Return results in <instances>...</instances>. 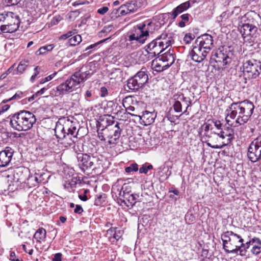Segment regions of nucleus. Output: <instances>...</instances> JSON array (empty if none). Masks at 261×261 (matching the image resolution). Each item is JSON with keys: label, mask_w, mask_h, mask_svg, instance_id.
Instances as JSON below:
<instances>
[{"label": "nucleus", "mask_w": 261, "mask_h": 261, "mask_svg": "<svg viewBox=\"0 0 261 261\" xmlns=\"http://www.w3.org/2000/svg\"><path fill=\"white\" fill-rule=\"evenodd\" d=\"M79 124L73 118H62L56 123L55 132L60 143L65 147L70 146L77 141Z\"/></svg>", "instance_id": "nucleus-1"}, {"label": "nucleus", "mask_w": 261, "mask_h": 261, "mask_svg": "<svg viewBox=\"0 0 261 261\" xmlns=\"http://www.w3.org/2000/svg\"><path fill=\"white\" fill-rule=\"evenodd\" d=\"M253 103L246 100L242 101L232 103L226 110V121L229 124L231 120L236 119L233 123L230 124L237 127L247 123L253 113Z\"/></svg>", "instance_id": "nucleus-2"}, {"label": "nucleus", "mask_w": 261, "mask_h": 261, "mask_svg": "<svg viewBox=\"0 0 261 261\" xmlns=\"http://www.w3.org/2000/svg\"><path fill=\"white\" fill-rule=\"evenodd\" d=\"M242 25H240V32L246 42L250 44L256 41L258 27L261 24L259 15L253 12L247 13L241 18Z\"/></svg>", "instance_id": "nucleus-3"}, {"label": "nucleus", "mask_w": 261, "mask_h": 261, "mask_svg": "<svg viewBox=\"0 0 261 261\" xmlns=\"http://www.w3.org/2000/svg\"><path fill=\"white\" fill-rule=\"evenodd\" d=\"M10 117L11 126L18 131L30 129L36 121L35 115L27 111H20Z\"/></svg>", "instance_id": "nucleus-4"}, {"label": "nucleus", "mask_w": 261, "mask_h": 261, "mask_svg": "<svg viewBox=\"0 0 261 261\" xmlns=\"http://www.w3.org/2000/svg\"><path fill=\"white\" fill-rule=\"evenodd\" d=\"M174 42L171 34L163 33L146 46V51L152 57L161 54Z\"/></svg>", "instance_id": "nucleus-5"}, {"label": "nucleus", "mask_w": 261, "mask_h": 261, "mask_svg": "<svg viewBox=\"0 0 261 261\" xmlns=\"http://www.w3.org/2000/svg\"><path fill=\"white\" fill-rule=\"evenodd\" d=\"M221 240L223 242V248L227 253H231L230 251L237 247L238 243L244 242L241 236L231 231H227L222 234Z\"/></svg>", "instance_id": "nucleus-6"}, {"label": "nucleus", "mask_w": 261, "mask_h": 261, "mask_svg": "<svg viewBox=\"0 0 261 261\" xmlns=\"http://www.w3.org/2000/svg\"><path fill=\"white\" fill-rule=\"evenodd\" d=\"M151 24L150 22H146L137 25L135 28L134 33L128 36L127 40L130 42L136 41L141 44L144 43L147 37L149 36L148 27Z\"/></svg>", "instance_id": "nucleus-7"}, {"label": "nucleus", "mask_w": 261, "mask_h": 261, "mask_svg": "<svg viewBox=\"0 0 261 261\" xmlns=\"http://www.w3.org/2000/svg\"><path fill=\"white\" fill-rule=\"evenodd\" d=\"M145 68H142L133 77L127 80V86L129 89L137 91L142 88L148 80V76Z\"/></svg>", "instance_id": "nucleus-8"}, {"label": "nucleus", "mask_w": 261, "mask_h": 261, "mask_svg": "<svg viewBox=\"0 0 261 261\" xmlns=\"http://www.w3.org/2000/svg\"><path fill=\"white\" fill-rule=\"evenodd\" d=\"M243 71L248 74V78L255 79L261 72V62L254 59H249L243 63Z\"/></svg>", "instance_id": "nucleus-9"}, {"label": "nucleus", "mask_w": 261, "mask_h": 261, "mask_svg": "<svg viewBox=\"0 0 261 261\" xmlns=\"http://www.w3.org/2000/svg\"><path fill=\"white\" fill-rule=\"evenodd\" d=\"M6 20V24L1 25L2 32L4 33H12L17 30L20 22L19 16L16 14L10 12Z\"/></svg>", "instance_id": "nucleus-10"}, {"label": "nucleus", "mask_w": 261, "mask_h": 261, "mask_svg": "<svg viewBox=\"0 0 261 261\" xmlns=\"http://www.w3.org/2000/svg\"><path fill=\"white\" fill-rule=\"evenodd\" d=\"M229 53L227 51L219 50L213 54L211 57V62L214 61L217 63V66L220 69H225L227 65L231 62V59L229 56Z\"/></svg>", "instance_id": "nucleus-11"}, {"label": "nucleus", "mask_w": 261, "mask_h": 261, "mask_svg": "<svg viewBox=\"0 0 261 261\" xmlns=\"http://www.w3.org/2000/svg\"><path fill=\"white\" fill-rule=\"evenodd\" d=\"M77 159L79 165L84 171L93 167L95 162L97 161L96 157L82 153L77 154Z\"/></svg>", "instance_id": "nucleus-12"}, {"label": "nucleus", "mask_w": 261, "mask_h": 261, "mask_svg": "<svg viewBox=\"0 0 261 261\" xmlns=\"http://www.w3.org/2000/svg\"><path fill=\"white\" fill-rule=\"evenodd\" d=\"M120 123L115 121L114 124H111L108 127V131L109 132L108 143L110 145H114L117 143V140L120 138L122 129L119 126Z\"/></svg>", "instance_id": "nucleus-13"}, {"label": "nucleus", "mask_w": 261, "mask_h": 261, "mask_svg": "<svg viewBox=\"0 0 261 261\" xmlns=\"http://www.w3.org/2000/svg\"><path fill=\"white\" fill-rule=\"evenodd\" d=\"M76 81L71 76L67 79L65 82L60 84L57 87V92L59 95L67 94L72 91V89L77 85Z\"/></svg>", "instance_id": "nucleus-14"}, {"label": "nucleus", "mask_w": 261, "mask_h": 261, "mask_svg": "<svg viewBox=\"0 0 261 261\" xmlns=\"http://www.w3.org/2000/svg\"><path fill=\"white\" fill-rule=\"evenodd\" d=\"M213 38L211 35L205 34L198 37L195 43L209 53L213 46Z\"/></svg>", "instance_id": "nucleus-15"}, {"label": "nucleus", "mask_w": 261, "mask_h": 261, "mask_svg": "<svg viewBox=\"0 0 261 261\" xmlns=\"http://www.w3.org/2000/svg\"><path fill=\"white\" fill-rule=\"evenodd\" d=\"M208 53V51L203 49L197 44L193 47L189 56L193 61L200 63L206 58Z\"/></svg>", "instance_id": "nucleus-16"}, {"label": "nucleus", "mask_w": 261, "mask_h": 261, "mask_svg": "<svg viewBox=\"0 0 261 261\" xmlns=\"http://www.w3.org/2000/svg\"><path fill=\"white\" fill-rule=\"evenodd\" d=\"M14 153L13 150L10 147H6L0 151V167H7L10 163Z\"/></svg>", "instance_id": "nucleus-17"}, {"label": "nucleus", "mask_w": 261, "mask_h": 261, "mask_svg": "<svg viewBox=\"0 0 261 261\" xmlns=\"http://www.w3.org/2000/svg\"><path fill=\"white\" fill-rule=\"evenodd\" d=\"M217 137H219V132H215V131L213 130L209 132V133L204 134L202 138L205 140V142L208 147L214 149L222 148L224 146L226 145V144H224L222 145H213L209 142L210 141H213L215 139H217Z\"/></svg>", "instance_id": "nucleus-18"}, {"label": "nucleus", "mask_w": 261, "mask_h": 261, "mask_svg": "<svg viewBox=\"0 0 261 261\" xmlns=\"http://www.w3.org/2000/svg\"><path fill=\"white\" fill-rule=\"evenodd\" d=\"M114 123L113 118H111L110 116H104L99 118V120L97 121L96 126L98 129L101 128V130L107 131L109 126Z\"/></svg>", "instance_id": "nucleus-19"}, {"label": "nucleus", "mask_w": 261, "mask_h": 261, "mask_svg": "<svg viewBox=\"0 0 261 261\" xmlns=\"http://www.w3.org/2000/svg\"><path fill=\"white\" fill-rule=\"evenodd\" d=\"M160 60L163 62H166L165 64L168 68L171 66L175 61L174 51L170 48L166 53L160 55Z\"/></svg>", "instance_id": "nucleus-20"}, {"label": "nucleus", "mask_w": 261, "mask_h": 261, "mask_svg": "<svg viewBox=\"0 0 261 261\" xmlns=\"http://www.w3.org/2000/svg\"><path fill=\"white\" fill-rule=\"evenodd\" d=\"M191 7L189 1L183 3L175 8L170 13L173 19H175L180 13L188 10Z\"/></svg>", "instance_id": "nucleus-21"}, {"label": "nucleus", "mask_w": 261, "mask_h": 261, "mask_svg": "<svg viewBox=\"0 0 261 261\" xmlns=\"http://www.w3.org/2000/svg\"><path fill=\"white\" fill-rule=\"evenodd\" d=\"M139 197L138 195L135 194H126L125 196L119 198L121 203H123L126 206H133L136 202Z\"/></svg>", "instance_id": "nucleus-22"}, {"label": "nucleus", "mask_w": 261, "mask_h": 261, "mask_svg": "<svg viewBox=\"0 0 261 261\" xmlns=\"http://www.w3.org/2000/svg\"><path fill=\"white\" fill-rule=\"evenodd\" d=\"M90 75L91 73L89 71L83 72L82 70H80L79 71L75 72L71 75V77L74 79V81H76L77 83V85H78L86 80Z\"/></svg>", "instance_id": "nucleus-23"}, {"label": "nucleus", "mask_w": 261, "mask_h": 261, "mask_svg": "<svg viewBox=\"0 0 261 261\" xmlns=\"http://www.w3.org/2000/svg\"><path fill=\"white\" fill-rule=\"evenodd\" d=\"M156 116V114L154 112H150L146 111L143 113L141 116H139L145 123V125H149L152 123Z\"/></svg>", "instance_id": "nucleus-24"}, {"label": "nucleus", "mask_w": 261, "mask_h": 261, "mask_svg": "<svg viewBox=\"0 0 261 261\" xmlns=\"http://www.w3.org/2000/svg\"><path fill=\"white\" fill-rule=\"evenodd\" d=\"M234 132L231 127H227V128L224 129H221L219 132V137L222 139H224L226 137H228V142L226 143V145L230 143L232 140L234 138Z\"/></svg>", "instance_id": "nucleus-25"}, {"label": "nucleus", "mask_w": 261, "mask_h": 261, "mask_svg": "<svg viewBox=\"0 0 261 261\" xmlns=\"http://www.w3.org/2000/svg\"><path fill=\"white\" fill-rule=\"evenodd\" d=\"M259 150L257 151L255 149L254 146L249 145L248 148V157L252 162H255L258 161L261 157V154H258Z\"/></svg>", "instance_id": "nucleus-26"}, {"label": "nucleus", "mask_w": 261, "mask_h": 261, "mask_svg": "<svg viewBox=\"0 0 261 261\" xmlns=\"http://www.w3.org/2000/svg\"><path fill=\"white\" fill-rule=\"evenodd\" d=\"M244 243H238L237 247H235L234 249H231L230 251L231 253L233 254H238L239 252V254L241 256L246 255L247 249L246 248L245 246H244Z\"/></svg>", "instance_id": "nucleus-27"}, {"label": "nucleus", "mask_w": 261, "mask_h": 261, "mask_svg": "<svg viewBox=\"0 0 261 261\" xmlns=\"http://www.w3.org/2000/svg\"><path fill=\"white\" fill-rule=\"evenodd\" d=\"M42 181L40 176H30L27 178L26 184L29 188L35 187L38 185L39 182Z\"/></svg>", "instance_id": "nucleus-28"}, {"label": "nucleus", "mask_w": 261, "mask_h": 261, "mask_svg": "<svg viewBox=\"0 0 261 261\" xmlns=\"http://www.w3.org/2000/svg\"><path fill=\"white\" fill-rule=\"evenodd\" d=\"M110 38H107L106 39H104L101 40L94 44H91L87 46L85 49V51H87L86 54H87L88 55H90L93 51L96 50L99 47V45L102 43L106 42L107 40H109Z\"/></svg>", "instance_id": "nucleus-29"}, {"label": "nucleus", "mask_w": 261, "mask_h": 261, "mask_svg": "<svg viewBox=\"0 0 261 261\" xmlns=\"http://www.w3.org/2000/svg\"><path fill=\"white\" fill-rule=\"evenodd\" d=\"M46 231L45 229L40 228L38 229L34 235V238L38 242L45 240L46 238Z\"/></svg>", "instance_id": "nucleus-30"}, {"label": "nucleus", "mask_w": 261, "mask_h": 261, "mask_svg": "<svg viewBox=\"0 0 261 261\" xmlns=\"http://www.w3.org/2000/svg\"><path fill=\"white\" fill-rule=\"evenodd\" d=\"M117 191L119 192V199L125 196L127 194H131L130 187L126 184H124L120 189L118 188Z\"/></svg>", "instance_id": "nucleus-31"}, {"label": "nucleus", "mask_w": 261, "mask_h": 261, "mask_svg": "<svg viewBox=\"0 0 261 261\" xmlns=\"http://www.w3.org/2000/svg\"><path fill=\"white\" fill-rule=\"evenodd\" d=\"M151 68L157 72H161L166 70L167 66L166 65H162L157 60H154L152 61Z\"/></svg>", "instance_id": "nucleus-32"}, {"label": "nucleus", "mask_w": 261, "mask_h": 261, "mask_svg": "<svg viewBox=\"0 0 261 261\" xmlns=\"http://www.w3.org/2000/svg\"><path fill=\"white\" fill-rule=\"evenodd\" d=\"M29 64V61L28 60L21 61L17 67V72L19 74H22L25 70Z\"/></svg>", "instance_id": "nucleus-33"}, {"label": "nucleus", "mask_w": 261, "mask_h": 261, "mask_svg": "<svg viewBox=\"0 0 261 261\" xmlns=\"http://www.w3.org/2000/svg\"><path fill=\"white\" fill-rule=\"evenodd\" d=\"M125 4L130 13L137 11L139 7L138 3L135 1H131L129 3H127Z\"/></svg>", "instance_id": "nucleus-34"}, {"label": "nucleus", "mask_w": 261, "mask_h": 261, "mask_svg": "<svg viewBox=\"0 0 261 261\" xmlns=\"http://www.w3.org/2000/svg\"><path fill=\"white\" fill-rule=\"evenodd\" d=\"M250 145L254 146L255 150H259V154H261V134L251 143Z\"/></svg>", "instance_id": "nucleus-35"}, {"label": "nucleus", "mask_w": 261, "mask_h": 261, "mask_svg": "<svg viewBox=\"0 0 261 261\" xmlns=\"http://www.w3.org/2000/svg\"><path fill=\"white\" fill-rule=\"evenodd\" d=\"M53 48L54 47L52 45H48L41 47L37 51H36V54L37 55H43L48 51H51Z\"/></svg>", "instance_id": "nucleus-36"}, {"label": "nucleus", "mask_w": 261, "mask_h": 261, "mask_svg": "<svg viewBox=\"0 0 261 261\" xmlns=\"http://www.w3.org/2000/svg\"><path fill=\"white\" fill-rule=\"evenodd\" d=\"M190 15L188 13L182 14L180 16L181 20L179 21L178 25L180 28H184L186 25V23L189 20V16Z\"/></svg>", "instance_id": "nucleus-37"}, {"label": "nucleus", "mask_w": 261, "mask_h": 261, "mask_svg": "<svg viewBox=\"0 0 261 261\" xmlns=\"http://www.w3.org/2000/svg\"><path fill=\"white\" fill-rule=\"evenodd\" d=\"M82 41V37L80 35H76L69 40V43L71 46H75Z\"/></svg>", "instance_id": "nucleus-38"}, {"label": "nucleus", "mask_w": 261, "mask_h": 261, "mask_svg": "<svg viewBox=\"0 0 261 261\" xmlns=\"http://www.w3.org/2000/svg\"><path fill=\"white\" fill-rule=\"evenodd\" d=\"M10 12L4 11L0 14V30H1V25H5L7 23V19Z\"/></svg>", "instance_id": "nucleus-39"}, {"label": "nucleus", "mask_w": 261, "mask_h": 261, "mask_svg": "<svg viewBox=\"0 0 261 261\" xmlns=\"http://www.w3.org/2000/svg\"><path fill=\"white\" fill-rule=\"evenodd\" d=\"M178 98L185 103L187 106V109L191 106L192 102L191 99L189 97H185L183 94L179 95Z\"/></svg>", "instance_id": "nucleus-40"}, {"label": "nucleus", "mask_w": 261, "mask_h": 261, "mask_svg": "<svg viewBox=\"0 0 261 261\" xmlns=\"http://www.w3.org/2000/svg\"><path fill=\"white\" fill-rule=\"evenodd\" d=\"M119 10H120V14L121 16H124L127 14H130L128 9L126 6V4L121 5L119 8Z\"/></svg>", "instance_id": "nucleus-41"}, {"label": "nucleus", "mask_w": 261, "mask_h": 261, "mask_svg": "<svg viewBox=\"0 0 261 261\" xmlns=\"http://www.w3.org/2000/svg\"><path fill=\"white\" fill-rule=\"evenodd\" d=\"M173 107L174 110L176 113H180L182 111V105L179 100L175 101Z\"/></svg>", "instance_id": "nucleus-42"}, {"label": "nucleus", "mask_w": 261, "mask_h": 261, "mask_svg": "<svg viewBox=\"0 0 261 261\" xmlns=\"http://www.w3.org/2000/svg\"><path fill=\"white\" fill-rule=\"evenodd\" d=\"M138 170V165L136 163L131 164L129 166L126 167L125 169V171L127 173H130L133 171H137Z\"/></svg>", "instance_id": "nucleus-43"}, {"label": "nucleus", "mask_w": 261, "mask_h": 261, "mask_svg": "<svg viewBox=\"0 0 261 261\" xmlns=\"http://www.w3.org/2000/svg\"><path fill=\"white\" fill-rule=\"evenodd\" d=\"M22 94V93L21 92H20V91L16 93L10 98H9L8 99H5V100H4L2 102L5 103H6L8 101H10L11 100L20 99L21 98Z\"/></svg>", "instance_id": "nucleus-44"}, {"label": "nucleus", "mask_w": 261, "mask_h": 261, "mask_svg": "<svg viewBox=\"0 0 261 261\" xmlns=\"http://www.w3.org/2000/svg\"><path fill=\"white\" fill-rule=\"evenodd\" d=\"M202 127L204 129V134L209 133V132L213 131V127L212 126V125L209 123H205Z\"/></svg>", "instance_id": "nucleus-45"}, {"label": "nucleus", "mask_w": 261, "mask_h": 261, "mask_svg": "<svg viewBox=\"0 0 261 261\" xmlns=\"http://www.w3.org/2000/svg\"><path fill=\"white\" fill-rule=\"evenodd\" d=\"M120 10L119 9H113V11L110 13V17L112 19H115L117 18L118 16L120 15V13L119 14V12Z\"/></svg>", "instance_id": "nucleus-46"}, {"label": "nucleus", "mask_w": 261, "mask_h": 261, "mask_svg": "<svg viewBox=\"0 0 261 261\" xmlns=\"http://www.w3.org/2000/svg\"><path fill=\"white\" fill-rule=\"evenodd\" d=\"M40 69V67L39 66H36L34 69V73L31 77L30 81L32 82H33L36 79V76L39 74V70Z\"/></svg>", "instance_id": "nucleus-47"}, {"label": "nucleus", "mask_w": 261, "mask_h": 261, "mask_svg": "<svg viewBox=\"0 0 261 261\" xmlns=\"http://www.w3.org/2000/svg\"><path fill=\"white\" fill-rule=\"evenodd\" d=\"M56 74H57V72H55L53 73V74L42 79L41 81H40V84H44L45 82L50 81L55 77V76L56 75Z\"/></svg>", "instance_id": "nucleus-48"}, {"label": "nucleus", "mask_w": 261, "mask_h": 261, "mask_svg": "<svg viewBox=\"0 0 261 261\" xmlns=\"http://www.w3.org/2000/svg\"><path fill=\"white\" fill-rule=\"evenodd\" d=\"M105 201V197L102 195H99L95 200L94 204L96 205H100Z\"/></svg>", "instance_id": "nucleus-49"}, {"label": "nucleus", "mask_w": 261, "mask_h": 261, "mask_svg": "<svg viewBox=\"0 0 261 261\" xmlns=\"http://www.w3.org/2000/svg\"><path fill=\"white\" fill-rule=\"evenodd\" d=\"M261 246L254 245L251 249V252L255 255H258L260 252Z\"/></svg>", "instance_id": "nucleus-50"}, {"label": "nucleus", "mask_w": 261, "mask_h": 261, "mask_svg": "<svg viewBox=\"0 0 261 261\" xmlns=\"http://www.w3.org/2000/svg\"><path fill=\"white\" fill-rule=\"evenodd\" d=\"M194 39L191 34H186L184 38V41L186 44L190 43Z\"/></svg>", "instance_id": "nucleus-51"}, {"label": "nucleus", "mask_w": 261, "mask_h": 261, "mask_svg": "<svg viewBox=\"0 0 261 261\" xmlns=\"http://www.w3.org/2000/svg\"><path fill=\"white\" fill-rule=\"evenodd\" d=\"M116 227H112L109 229L108 231H111L112 232H114L113 234V238H115L116 240H118L120 238V236L117 234L116 232Z\"/></svg>", "instance_id": "nucleus-52"}, {"label": "nucleus", "mask_w": 261, "mask_h": 261, "mask_svg": "<svg viewBox=\"0 0 261 261\" xmlns=\"http://www.w3.org/2000/svg\"><path fill=\"white\" fill-rule=\"evenodd\" d=\"M109 10V8L108 7L105 6L101 8H99L97 10V13L101 14L103 15L106 14Z\"/></svg>", "instance_id": "nucleus-53"}, {"label": "nucleus", "mask_w": 261, "mask_h": 261, "mask_svg": "<svg viewBox=\"0 0 261 261\" xmlns=\"http://www.w3.org/2000/svg\"><path fill=\"white\" fill-rule=\"evenodd\" d=\"M21 0H6V3L9 6L17 5Z\"/></svg>", "instance_id": "nucleus-54"}, {"label": "nucleus", "mask_w": 261, "mask_h": 261, "mask_svg": "<svg viewBox=\"0 0 261 261\" xmlns=\"http://www.w3.org/2000/svg\"><path fill=\"white\" fill-rule=\"evenodd\" d=\"M73 32L72 31H69L66 34H64L62 35H61L59 39L62 40H65L67 39L68 38L71 37L73 35Z\"/></svg>", "instance_id": "nucleus-55"}, {"label": "nucleus", "mask_w": 261, "mask_h": 261, "mask_svg": "<svg viewBox=\"0 0 261 261\" xmlns=\"http://www.w3.org/2000/svg\"><path fill=\"white\" fill-rule=\"evenodd\" d=\"M61 17L60 16H56L52 19L50 23L51 25H56L60 21Z\"/></svg>", "instance_id": "nucleus-56"}, {"label": "nucleus", "mask_w": 261, "mask_h": 261, "mask_svg": "<svg viewBox=\"0 0 261 261\" xmlns=\"http://www.w3.org/2000/svg\"><path fill=\"white\" fill-rule=\"evenodd\" d=\"M83 212V209L80 205H76L74 212L76 214H81Z\"/></svg>", "instance_id": "nucleus-57"}, {"label": "nucleus", "mask_w": 261, "mask_h": 261, "mask_svg": "<svg viewBox=\"0 0 261 261\" xmlns=\"http://www.w3.org/2000/svg\"><path fill=\"white\" fill-rule=\"evenodd\" d=\"M10 108V106L8 105H5L2 106H0V115L7 111Z\"/></svg>", "instance_id": "nucleus-58"}, {"label": "nucleus", "mask_w": 261, "mask_h": 261, "mask_svg": "<svg viewBox=\"0 0 261 261\" xmlns=\"http://www.w3.org/2000/svg\"><path fill=\"white\" fill-rule=\"evenodd\" d=\"M62 260V254L58 253L55 254L53 258V261H61Z\"/></svg>", "instance_id": "nucleus-59"}, {"label": "nucleus", "mask_w": 261, "mask_h": 261, "mask_svg": "<svg viewBox=\"0 0 261 261\" xmlns=\"http://www.w3.org/2000/svg\"><path fill=\"white\" fill-rule=\"evenodd\" d=\"M108 94V90L105 87H102L100 88V96L105 97Z\"/></svg>", "instance_id": "nucleus-60"}, {"label": "nucleus", "mask_w": 261, "mask_h": 261, "mask_svg": "<svg viewBox=\"0 0 261 261\" xmlns=\"http://www.w3.org/2000/svg\"><path fill=\"white\" fill-rule=\"evenodd\" d=\"M214 125L216 127L217 129L218 130H221V129H223L222 128V123L219 121H216L214 122Z\"/></svg>", "instance_id": "nucleus-61"}, {"label": "nucleus", "mask_w": 261, "mask_h": 261, "mask_svg": "<svg viewBox=\"0 0 261 261\" xmlns=\"http://www.w3.org/2000/svg\"><path fill=\"white\" fill-rule=\"evenodd\" d=\"M251 242L255 243L254 245L261 246V241L257 238H254L251 240Z\"/></svg>", "instance_id": "nucleus-62"}, {"label": "nucleus", "mask_w": 261, "mask_h": 261, "mask_svg": "<svg viewBox=\"0 0 261 261\" xmlns=\"http://www.w3.org/2000/svg\"><path fill=\"white\" fill-rule=\"evenodd\" d=\"M148 172L147 169L146 168V165H143L139 169V172L140 173H147Z\"/></svg>", "instance_id": "nucleus-63"}, {"label": "nucleus", "mask_w": 261, "mask_h": 261, "mask_svg": "<svg viewBox=\"0 0 261 261\" xmlns=\"http://www.w3.org/2000/svg\"><path fill=\"white\" fill-rule=\"evenodd\" d=\"M84 4V3L81 0L74 1L72 2V5L75 7Z\"/></svg>", "instance_id": "nucleus-64"}]
</instances>
